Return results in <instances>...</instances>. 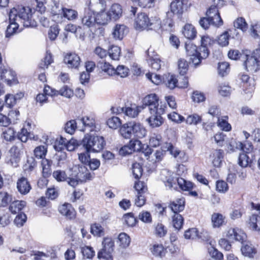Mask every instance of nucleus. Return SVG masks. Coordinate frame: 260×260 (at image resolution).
Returning <instances> with one entry per match:
<instances>
[{"instance_id": "nucleus-38", "label": "nucleus", "mask_w": 260, "mask_h": 260, "mask_svg": "<svg viewBox=\"0 0 260 260\" xmlns=\"http://www.w3.org/2000/svg\"><path fill=\"white\" fill-rule=\"evenodd\" d=\"M247 226L252 231H257L259 229L258 224L260 226V216L256 214L250 215L247 221Z\"/></svg>"}, {"instance_id": "nucleus-50", "label": "nucleus", "mask_w": 260, "mask_h": 260, "mask_svg": "<svg viewBox=\"0 0 260 260\" xmlns=\"http://www.w3.org/2000/svg\"><path fill=\"white\" fill-rule=\"evenodd\" d=\"M130 237L125 233H121L118 236L119 246L122 248H126L129 246L131 243Z\"/></svg>"}, {"instance_id": "nucleus-30", "label": "nucleus", "mask_w": 260, "mask_h": 260, "mask_svg": "<svg viewBox=\"0 0 260 260\" xmlns=\"http://www.w3.org/2000/svg\"><path fill=\"white\" fill-rule=\"evenodd\" d=\"M128 32V28L124 24H117L114 26L112 35L116 40H121Z\"/></svg>"}, {"instance_id": "nucleus-54", "label": "nucleus", "mask_w": 260, "mask_h": 260, "mask_svg": "<svg viewBox=\"0 0 260 260\" xmlns=\"http://www.w3.org/2000/svg\"><path fill=\"white\" fill-rule=\"evenodd\" d=\"M241 251L244 255L249 257H253L257 252L256 249L251 244H248L243 245L241 248Z\"/></svg>"}, {"instance_id": "nucleus-57", "label": "nucleus", "mask_w": 260, "mask_h": 260, "mask_svg": "<svg viewBox=\"0 0 260 260\" xmlns=\"http://www.w3.org/2000/svg\"><path fill=\"white\" fill-rule=\"evenodd\" d=\"M62 16L69 20L76 19L78 17V12L77 11L68 9L64 7L62 8Z\"/></svg>"}, {"instance_id": "nucleus-20", "label": "nucleus", "mask_w": 260, "mask_h": 260, "mask_svg": "<svg viewBox=\"0 0 260 260\" xmlns=\"http://www.w3.org/2000/svg\"><path fill=\"white\" fill-rule=\"evenodd\" d=\"M16 187L18 191L22 195L27 194L32 188L30 182L27 178L24 176L18 179Z\"/></svg>"}, {"instance_id": "nucleus-19", "label": "nucleus", "mask_w": 260, "mask_h": 260, "mask_svg": "<svg viewBox=\"0 0 260 260\" xmlns=\"http://www.w3.org/2000/svg\"><path fill=\"white\" fill-rule=\"evenodd\" d=\"M211 222L213 229H221L226 225L227 220L225 216L222 213L213 212L211 216Z\"/></svg>"}, {"instance_id": "nucleus-12", "label": "nucleus", "mask_w": 260, "mask_h": 260, "mask_svg": "<svg viewBox=\"0 0 260 260\" xmlns=\"http://www.w3.org/2000/svg\"><path fill=\"white\" fill-rule=\"evenodd\" d=\"M23 146L22 143L13 145L9 150L8 164L13 167H17L21 159V148Z\"/></svg>"}, {"instance_id": "nucleus-6", "label": "nucleus", "mask_w": 260, "mask_h": 260, "mask_svg": "<svg viewBox=\"0 0 260 260\" xmlns=\"http://www.w3.org/2000/svg\"><path fill=\"white\" fill-rule=\"evenodd\" d=\"M245 70L253 74L260 70V49L259 47L254 50L251 55H246L244 62Z\"/></svg>"}, {"instance_id": "nucleus-62", "label": "nucleus", "mask_w": 260, "mask_h": 260, "mask_svg": "<svg viewBox=\"0 0 260 260\" xmlns=\"http://www.w3.org/2000/svg\"><path fill=\"white\" fill-rule=\"evenodd\" d=\"M81 252L84 259H92L95 255V251L92 247L84 246L81 248Z\"/></svg>"}, {"instance_id": "nucleus-36", "label": "nucleus", "mask_w": 260, "mask_h": 260, "mask_svg": "<svg viewBox=\"0 0 260 260\" xmlns=\"http://www.w3.org/2000/svg\"><path fill=\"white\" fill-rule=\"evenodd\" d=\"M108 12L111 19L117 20L122 16V7L118 4H114Z\"/></svg>"}, {"instance_id": "nucleus-52", "label": "nucleus", "mask_w": 260, "mask_h": 260, "mask_svg": "<svg viewBox=\"0 0 260 260\" xmlns=\"http://www.w3.org/2000/svg\"><path fill=\"white\" fill-rule=\"evenodd\" d=\"M189 62L184 58H180L178 59V70L180 75H185L188 72L189 70Z\"/></svg>"}, {"instance_id": "nucleus-28", "label": "nucleus", "mask_w": 260, "mask_h": 260, "mask_svg": "<svg viewBox=\"0 0 260 260\" xmlns=\"http://www.w3.org/2000/svg\"><path fill=\"white\" fill-rule=\"evenodd\" d=\"M81 23L84 26L90 28L95 25V17L93 12L90 10L85 11L81 18Z\"/></svg>"}, {"instance_id": "nucleus-10", "label": "nucleus", "mask_w": 260, "mask_h": 260, "mask_svg": "<svg viewBox=\"0 0 260 260\" xmlns=\"http://www.w3.org/2000/svg\"><path fill=\"white\" fill-rule=\"evenodd\" d=\"M167 106L166 104H161L160 103L159 110L154 112H149L150 116L146 119V121L152 127H159L164 123V119L161 115L165 113Z\"/></svg>"}, {"instance_id": "nucleus-41", "label": "nucleus", "mask_w": 260, "mask_h": 260, "mask_svg": "<svg viewBox=\"0 0 260 260\" xmlns=\"http://www.w3.org/2000/svg\"><path fill=\"white\" fill-rule=\"evenodd\" d=\"M236 148L242 152L251 153L253 151L254 146L251 142L245 141V142L238 141L236 143Z\"/></svg>"}, {"instance_id": "nucleus-11", "label": "nucleus", "mask_w": 260, "mask_h": 260, "mask_svg": "<svg viewBox=\"0 0 260 260\" xmlns=\"http://www.w3.org/2000/svg\"><path fill=\"white\" fill-rule=\"evenodd\" d=\"M159 96L156 93H150L146 95L142 100L143 110L148 107L149 112H154L159 110L160 103ZM162 104V103H161Z\"/></svg>"}, {"instance_id": "nucleus-40", "label": "nucleus", "mask_w": 260, "mask_h": 260, "mask_svg": "<svg viewBox=\"0 0 260 260\" xmlns=\"http://www.w3.org/2000/svg\"><path fill=\"white\" fill-rule=\"evenodd\" d=\"M3 81L9 86L16 85L19 83L16 72L11 69L6 76H5Z\"/></svg>"}, {"instance_id": "nucleus-18", "label": "nucleus", "mask_w": 260, "mask_h": 260, "mask_svg": "<svg viewBox=\"0 0 260 260\" xmlns=\"http://www.w3.org/2000/svg\"><path fill=\"white\" fill-rule=\"evenodd\" d=\"M63 62L71 69H78L81 60L80 56L75 52L67 53L63 57Z\"/></svg>"}, {"instance_id": "nucleus-31", "label": "nucleus", "mask_w": 260, "mask_h": 260, "mask_svg": "<svg viewBox=\"0 0 260 260\" xmlns=\"http://www.w3.org/2000/svg\"><path fill=\"white\" fill-rule=\"evenodd\" d=\"M123 225L127 227H134L138 223V219L133 212L123 214L122 218Z\"/></svg>"}, {"instance_id": "nucleus-64", "label": "nucleus", "mask_w": 260, "mask_h": 260, "mask_svg": "<svg viewBox=\"0 0 260 260\" xmlns=\"http://www.w3.org/2000/svg\"><path fill=\"white\" fill-rule=\"evenodd\" d=\"M27 219L26 215L24 212L18 213L14 219V224L18 228L23 226Z\"/></svg>"}, {"instance_id": "nucleus-17", "label": "nucleus", "mask_w": 260, "mask_h": 260, "mask_svg": "<svg viewBox=\"0 0 260 260\" xmlns=\"http://www.w3.org/2000/svg\"><path fill=\"white\" fill-rule=\"evenodd\" d=\"M58 211L67 220H74L77 218V211L70 203L66 202L60 205Z\"/></svg>"}, {"instance_id": "nucleus-46", "label": "nucleus", "mask_w": 260, "mask_h": 260, "mask_svg": "<svg viewBox=\"0 0 260 260\" xmlns=\"http://www.w3.org/2000/svg\"><path fill=\"white\" fill-rule=\"evenodd\" d=\"M224 156V151L222 149L215 150L212 153V164L215 167H220Z\"/></svg>"}, {"instance_id": "nucleus-5", "label": "nucleus", "mask_w": 260, "mask_h": 260, "mask_svg": "<svg viewBox=\"0 0 260 260\" xmlns=\"http://www.w3.org/2000/svg\"><path fill=\"white\" fill-rule=\"evenodd\" d=\"M81 145L85 149L86 152H99L104 149L106 141L102 136L86 134L82 140Z\"/></svg>"}, {"instance_id": "nucleus-15", "label": "nucleus", "mask_w": 260, "mask_h": 260, "mask_svg": "<svg viewBox=\"0 0 260 260\" xmlns=\"http://www.w3.org/2000/svg\"><path fill=\"white\" fill-rule=\"evenodd\" d=\"M12 13L10 12L9 14V24L6 31L7 38H9L14 34L20 32L22 28L19 27L23 26L22 24L18 21L17 18L15 17Z\"/></svg>"}, {"instance_id": "nucleus-47", "label": "nucleus", "mask_w": 260, "mask_h": 260, "mask_svg": "<svg viewBox=\"0 0 260 260\" xmlns=\"http://www.w3.org/2000/svg\"><path fill=\"white\" fill-rule=\"evenodd\" d=\"M184 221V218L180 214H173L172 216V225L177 231H180L182 229Z\"/></svg>"}, {"instance_id": "nucleus-24", "label": "nucleus", "mask_w": 260, "mask_h": 260, "mask_svg": "<svg viewBox=\"0 0 260 260\" xmlns=\"http://www.w3.org/2000/svg\"><path fill=\"white\" fill-rule=\"evenodd\" d=\"M226 237L242 243L245 239V234L238 228H231L227 232Z\"/></svg>"}, {"instance_id": "nucleus-32", "label": "nucleus", "mask_w": 260, "mask_h": 260, "mask_svg": "<svg viewBox=\"0 0 260 260\" xmlns=\"http://www.w3.org/2000/svg\"><path fill=\"white\" fill-rule=\"evenodd\" d=\"M76 177L79 179L80 183H85L92 179L93 175L85 167H80Z\"/></svg>"}, {"instance_id": "nucleus-26", "label": "nucleus", "mask_w": 260, "mask_h": 260, "mask_svg": "<svg viewBox=\"0 0 260 260\" xmlns=\"http://www.w3.org/2000/svg\"><path fill=\"white\" fill-rule=\"evenodd\" d=\"M182 33L184 37L188 40H193L197 36V30L191 23H187L183 27Z\"/></svg>"}, {"instance_id": "nucleus-43", "label": "nucleus", "mask_w": 260, "mask_h": 260, "mask_svg": "<svg viewBox=\"0 0 260 260\" xmlns=\"http://www.w3.org/2000/svg\"><path fill=\"white\" fill-rule=\"evenodd\" d=\"M54 61L53 55L49 50L46 51V53L44 58L41 60L38 67L39 69H48L49 65L52 63Z\"/></svg>"}, {"instance_id": "nucleus-13", "label": "nucleus", "mask_w": 260, "mask_h": 260, "mask_svg": "<svg viewBox=\"0 0 260 260\" xmlns=\"http://www.w3.org/2000/svg\"><path fill=\"white\" fill-rule=\"evenodd\" d=\"M161 59L157 60L148 61L147 62L151 68V72H148L146 74V76L148 79L150 80L155 84H159L161 81V77L155 74V72L159 71L161 68Z\"/></svg>"}, {"instance_id": "nucleus-23", "label": "nucleus", "mask_w": 260, "mask_h": 260, "mask_svg": "<svg viewBox=\"0 0 260 260\" xmlns=\"http://www.w3.org/2000/svg\"><path fill=\"white\" fill-rule=\"evenodd\" d=\"M185 200L184 198L177 199L175 201H170L169 204V207L174 214H179L183 211L185 208Z\"/></svg>"}, {"instance_id": "nucleus-7", "label": "nucleus", "mask_w": 260, "mask_h": 260, "mask_svg": "<svg viewBox=\"0 0 260 260\" xmlns=\"http://www.w3.org/2000/svg\"><path fill=\"white\" fill-rule=\"evenodd\" d=\"M134 188L137 191L135 199V205L139 207L143 206L146 203V197L145 194L148 191L146 183L140 180L136 181Z\"/></svg>"}, {"instance_id": "nucleus-48", "label": "nucleus", "mask_w": 260, "mask_h": 260, "mask_svg": "<svg viewBox=\"0 0 260 260\" xmlns=\"http://www.w3.org/2000/svg\"><path fill=\"white\" fill-rule=\"evenodd\" d=\"M90 233L95 237H101L105 234L104 228L99 223L95 222L90 225Z\"/></svg>"}, {"instance_id": "nucleus-27", "label": "nucleus", "mask_w": 260, "mask_h": 260, "mask_svg": "<svg viewBox=\"0 0 260 260\" xmlns=\"http://www.w3.org/2000/svg\"><path fill=\"white\" fill-rule=\"evenodd\" d=\"M248 154L244 152L240 153L238 158V164L241 167L245 168L247 167H251L252 166L253 162L255 160V156L254 154H253L250 157L248 156Z\"/></svg>"}, {"instance_id": "nucleus-2", "label": "nucleus", "mask_w": 260, "mask_h": 260, "mask_svg": "<svg viewBox=\"0 0 260 260\" xmlns=\"http://www.w3.org/2000/svg\"><path fill=\"white\" fill-rule=\"evenodd\" d=\"M17 18L18 21L22 24L23 27H35L37 25V23L34 18L35 10L29 7L18 6L11 9L10 11Z\"/></svg>"}, {"instance_id": "nucleus-21", "label": "nucleus", "mask_w": 260, "mask_h": 260, "mask_svg": "<svg viewBox=\"0 0 260 260\" xmlns=\"http://www.w3.org/2000/svg\"><path fill=\"white\" fill-rule=\"evenodd\" d=\"M99 73L103 75L113 76L115 75V69L109 62L106 61H99L98 64Z\"/></svg>"}, {"instance_id": "nucleus-56", "label": "nucleus", "mask_w": 260, "mask_h": 260, "mask_svg": "<svg viewBox=\"0 0 260 260\" xmlns=\"http://www.w3.org/2000/svg\"><path fill=\"white\" fill-rule=\"evenodd\" d=\"M202 117L197 113L189 115L185 119V123L188 125H197L202 122Z\"/></svg>"}, {"instance_id": "nucleus-14", "label": "nucleus", "mask_w": 260, "mask_h": 260, "mask_svg": "<svg viewBox=\"0 0 260 260\" xmlns=\"http://www.w3.org/2000/svg\"><path fill=\"white\" fill-rule=\"evenodd\" d=\"M240 81V85L245 93H252L255 88L256 82L253 78L250 77L248 74L241 73L238 75Z\"/></svg>"}, {"instance_id": "nucleus-51", "label": "nucleus", "mask_w": 260, "mask_h": 260, "mask_svg": "<svg viewBox=\"0 0 260 260\" xmlns=\"http://www.w3.org/2000/svg\"><path fill=\"white\" fill-rule=\"evenodd\" d=\"M59 195V190L57 187L53 185L48 187L45 191V196L48 200H55Z\"/></svg>"}, {"instance_id": "nucleus-58", "label": "nucleus", "mask_w": 260, "mask_h": 260, "mask_svg": "<svg viewBox=\"0 0 260 260\" xmlns=\"http://www.w3.org/2000/svg\"><path fill=\"white\" fill-rule=\"evenodd\" d=\"M52 176L58 182H66L68 180V175L66 171L61 170H56L53 172Z\"/></svg>"}, {"instance_id": "nucleus-37", "label": "nucleus", "mask_w": 260, "mask_h": 260, "mask_svg": "<svg viewBox=\"0 0 260 260\" xmlns=\"http://www.w3.org/2000/svg\"><path fill=\"white\" fill-rule=\"evenodd\" d=\"M84 129H87L90 132L95 131L96 125L95 119L91 116H86L81 118Z\"/></svg>"}, {"instance_id": "nucleus-4", "label": "nucleus", "mask_w": 260, "mask_h": 260, "mask_svg": "<svg viewBox=\"0 0 260 260\" xmlns=\"http://www.w3.org/2000/svg\"><path fill=\"white\" fill-rule=\"evenodd\" d=\"M161 20L156 16L150 18L144 13H139L135 19V27L136 29L143 30L145 29L156 30L161 26Z\"/></svg>"}, {"instance_id": "nucleus-39", "label": "nucleus", "mask_w": 260, "mask_h": 260, "mask_svg": "<svg viewBox=\"0 0 260 260\" xmlns=\"http://www.w3.org/2000/svg\"><path fill=\"white\" fill-rule=\"evenodd\" d=\"M164 82L168 88L172 90L177 87L178 78L175 75L168 73L165 75Z\"/></svg>"}, {"instance_id": "nucleus-61", "label": "nucleus", "mask_w": 260, "mask_h": 260, "mask_svg": "<svg viewBox=\"0 0 260 260\" xmlns=\"http://www.w3.org/2000/svg\"><path fill=\"white\" fill-rule=\"evenodd\" d=\"M139 139L133 138L129 141L128 145L131 147L133 152L135 151L140 152L143 149V145Z\"/></svg>"}, {"instance_id": "nucleus-45", "label": "nucleus", "mask_w": 260, "mask_h": 260, "mask_svg": "<svg viewBox=\"0 0 260 260\" xmlns=\"http://www.w3.org/2000/svg\"><path fill=\"white\" fill-rule=\"evenodd\" d=\"M229 31H230V29L224 31L215 40L216 42L220 47H224L229 45V40L231 38Z\"/></svg>"}, {"instance_id": "nucleus-55", "label": "nucleus", "mask_w": 260, "mask_h": 260, "mask_svg": "<svg viewBox=\"0 0 260 260\" xmlns=\"http://www.w3.org/2000/svg\"><path fill=\"white\" fill-rule=\"evenodd\" d=\"M48 150V145H40L36 147L34 150L35 157L38 159H45Z\"/></svg>"}, {"instance_id": "nucleus-34", "label": "nucleus", "mask_w": 260, "mask_h": 260, "mask_svg": "<svg viewBox=\"0 0 260 260\" xmlns=\"http://www.w3.org/2000/svg\"><path fill=\"white\" fill-rule=\"evenodd\" d=\"M53 162L51 159L45 158L41 161L42 167V176L45 177H50L52 175L51 166Z\"/></svg>"}, {"instance_id": "nucleus-29", "label": "nucleus", "mask_w": 260, "mask_h": 260, "mask_svg": "<svg viewBox=\"0 0 260 260\" xmlns=\"http://www.w3.org/2000/svg\"><path fill=\"white\" fill-rule=\"evenodd\" d=\"M150 250L154 256L160 258L165 256L167 253V248L165 247L163 244L157 243L151 244Z\"/></svg>"}, {"instance_id": "nucleus-53", "label": "nucleus", "mask_w": 260, "mask_h": 260, "mask_svg": "<svg viewBox=\"0 0 260 260\" xmlns=\"http://www.w3.org/2000/svg\"><path fill=\"white\" fill-rule=\"evenodd\" d=\"M199 22L200 26L205 30L209 29L211 25L216 27L221 26V25L216 24V22H214L208 16L201 17Z\"/></svg>"}, {"instance_id": "nucleus-16", "label": "nucleus", "mask_w": 260, "mask_h": 260, "mask_svg": "<svg viewBox=\"0 0 260 260\" xmlns=\"http://www.w3.org/2000/svg\"><path fill=\"white\" fill-rule=\"evenodd\" d=\"M177 182L179 188L183 191H188L190 196L198 198V193L194 190L196 188V185L193 182L186 180L182 177L177 178Z\"/></svg>"}, {"instance_id": "nucleus-8", "label": "nucleus", "mask_w": 260, "mask_h": 260, "mask_svg": "<svg viewBox=\"0 0 260 260\" xmlns=\"http://www.w3.org/2000/svg\"><path fill=\"white\" fill-rule=\"evenodd\" d=\"M115 247L114 241L112 238L107 237L103 239L102 248L98 253V257L106 260H112V253Z\"/></svg>"}, {"instance_id": "nucleus-63", "label": "nucleus", "mask_w": 260, "mask_h": 260, "mask_svg": "<svg viewBox=\"0 0 260 260\" xmlns=\"http://www.w3.org/2000/svg\"><path fill=\"white\" fill-rule=\"evenodd\" d=\"M234 26L235 28L239 29L243 32L248 29V24L243 17H238L234 22Z\"/></svg>"}, {"instance_id": "nucleus-22", "label": "nucleus", "mask_w": 260, "mask_h": 260, "mask_svg": "<svg viewBox=\"0 0 260 260\" xmlns=\"http://www.w3.org/2000/svg\"><path fill=\"white\" fill-rule=\"evenodd\" d=\"M206 16L212 19L214 22L215 21L216 24L217 25L222 26L223 25V22L217 6L214 5L211 6L207 10Z\"/></svg>"}, {"instance_id": "nucleus-33", "label": "nucleus", "mask_w": 260, "mask_h": 260, "mask_svg": "<svg viewBox=\"0 0 260 260\" xmlns=\"http://www.w3.org/2000/svg\"><path fill=\"white\" fill-rule=\"evenodd\" d=\"M184 3L183 0H174L170 4L171 11L174 14L182 15L184 11Z\"/></svg>"}, {"instance_id": "nucleus-3", "label": "nucleus", "mask_w": 260, "mask_h": 260, "mask_svg": "<svg viewBox=\"0 0 260 260\" xmlns=\"http://www.w3.org/2000/svg\"><path fill=\"white\" fill-rule=\"evenodd\" d=\"M120 135L125 139L143 138L146 135V130L139 122L130 121L122 124L119 130Z\"/></svg>"}, {"instance_id": "nucleus-9", "label": "nucleus", "mask_w": 260, "mask_h": 260, "mask_svg": "<svg viewBox=\"0 0 260 260\" xmlns=\"http://www.w3.org/2000/svg\"><path fill=\"white\" fill-rule=\"evenodd\" d=\"M111 110L113 113L118 114L123 113L126 116L130 118H135L138 116L139 113L143 110V107L138 106L135 104H131L129 106L122 108L112 107Z\"/></svg>"}, {"instance_id": "nucleus-49", "label": "nucleus", "mask_w": 260, "mask_h": 260, "mask_svg": "<svg viewBox=\"0 0 260 260\" xmlns=\"http://www.w3.org/2000/svg\"><path fill=\"white\" fill-rule=\"evenodd\" d=\"M2 137L8 142H12L16 138V132L12 127L5 128L2 134Z\"/></svg>"}, {"instance_id": "nucleus-42", "label": "nucleus", "mask_w": 260, "mask_h": 260, "mask_svg": "<svg viewBox=\"0 0 260 260\" xmlns=\"http://www.w3.org/2000/svg\"><path fill=\"white\" fill-rule=\"evenodd\" d=\"M160 179L165 186L168 187L170 189H171L173 187V185L177 182V178H174L169 172L162 173Z\"/></svg>"}, {"instance_id": "nucleus-44", "label": "nucleus", "mask_w": 260, "mask_h": 260, "mask_svg": "<svg viewBox=\"0 0 260 260\" xmlns=\"http://www.w3.org/2000/svg\"><path fill=\"white\" fill-rule=\"evenodd\" d=\"M229 117L228 116H224L221 117H218L217 121V126L223 131L229 132L232 129V126L230 123L228 122Z\"/></svg>"}, {"instance_id": "nucleus-35", "label": "nucleus", "mask_w": 260, "mask_h": 260, "mask_svg": "<svg viewBox=\"0 0 260 260\" xmlns=\"http://www.w3.org/2000/svg\"><path fill=\"white\" fill-rule=\"evenodd\" d=\"M95 17L96 23L98 25H106L111 20L108 12L105 10H102L95 14Z\"/></svg>"}, {"instance_id": "nucleus-60", "label": "nucleus", "mask_w": 260, "mask_h": 260, "mask_svg": "<svg viewBox=\"0 0 260 260\" xmlns=\"http://www.w3.org/2000/svg\"><path fill=\"white\" fill-rule=\"evenodd\" d=\"M121 54V48L115 45H112L108 49V54L110 57L114 60H119Z\"/></svg>"}, {"instance_id": "nucleus-59", "label": "nucleus", "mask_w": 260, "mask_h": 260, "mask_svg": "<svg viewBox=\"0 0 260 260\" xmlns=\"http://www.w3.org/2000/svg\"><path fill=\"white\" fill-rule=\"evenodd\" d=\"M132 171L134 177L137 180L136 181L140 180L143 173L142 166L140 163L135 162L132 165Z\"/></svg>"}, {"instance_id": "nucleus-25", "label": "nucleus", "mask_w": 260, "mask_h": 260, "mask_svg": "<svg viewBox=\"0 0 260 260\" xmlns=\"http://www.w3.org/2000/svg\"><path fill=\"white\" fill-rule=\"evenodd\" d=\"M26 202L23 200H12L9 204V210L13 214L22 212V210L26 207Z\"/></svg>"}, {"instance_id": "nucleus-1", "label": "nucleus", "mask_w": 260, "mask_h": 260, "mask_svg": "<svg viewBox=\"0 0 260 260\" xmlns=\"http://www.w3.org/2000/svg\"><path fill=\"white\" fill-rule=\"evenodd\" d=\"M215 43V40L206 35L201 36L200 45L198 46L190 42L185 43L186 57L194 68L199 67L202 60L209 57L210 53L209 48Z\"/></svg>"}]
</instances>
